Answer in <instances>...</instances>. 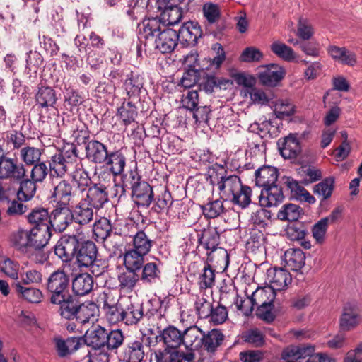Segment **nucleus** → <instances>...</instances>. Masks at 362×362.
Here are the masks:
<instances>
[{"instance_id":"obj_1","label":"nucleus","mask_w":362,"mask_h":362,"mask_svg":"<svg viewBox=\"0 0 362 362\" xmlns=\"http://www.w3.org/2000/svg\"><path fill=\"white\" fill-rule=\"evenodd\" d=\"M54 254L63 262L69 263L74 259L79 267H88L98 256V250L94 242L85 240L76 234H65L54 246Z\"/></svg>"},{"instance_id":"obj_2","label":"nucleus","mask_w":362,"mask_h":362,"mask_svg":"<svg viewBox=\"0 0 362 362\" xmlns=\"http://www.w3.org/2000/svg\"><path fill=\"white\" fill-rule=\"evenodd\" d=\"M209 182L217 187L221 198L230 199L241 209L249 206V186L243 185L238 176L216 172L209 176Z\"/></svg>"},{"instance_id":"obj_3","label":"nucleus","mask_w":362,"mask_h":362,"mask_svg":"<svg viewBox=\"0 0 362 362\" xmlns=\"http://www.w3.org/2000/svg\"><path fill=\"white\" fill-rule=\"evenodd\" d=\"M45 288L52 304L59 306V312L64 307L69 308V303L74 298L71 294L70 278L69 274L62 269L53 272L47 278Z\"/></svg>"},{"instance_id":"obj_4","label":"nucleus","mask_w":362,"mask_h":362,"mask_svg":"<svg viewBox=\"0 0 362 362\" xmlns=\"http://www.w3.org/2000/svg\"><path fill=\"white\" fill-rule=\"evenodd\" d=\"M125 228L131 229V233L124 232V235L132 238V247L125 252L124 257L144 264V257L151 251L153 241L144 230H138L134 224H127Z\"/></svg>"},{"instance_id":"obj_5","label":"nucleus","mask_w":362,"mask_h":362,"mask_svg":"<svg viewBox=\"0 0 362 362\" xmlns=\"http://www.w3.org/2000/svg\"><path fill=\"white\" fill-rule=\"evenodd\" d=\"M69 308L64 307L59 312L63 318L67 320L76 319L79 323H93L97 320L99 309L96 303L88 301L80 303L74 297L69 303Z\"/></svg>"},{"instance_id":"obj_6","label":"nucleus","mask_w":362,"mask_h":362,"mask_svg":"<svg viewBox=\"0 0 362 362\" xmlns=\"http://www.w3.org/2000/svg\"><path fill=\"white\" fill-rule=\"evenodd\" d=\"M86 175L83 178V182L78 183V188L81 191L85 190V187H88L86 192L85 199L96 211L103 209L105 204L109 202V193L107 186L102 183H92L88 176V173L83 172Z\"/></svg>"},{"instance_id":"obj_7","label":"nucleus","mask_w":362,"mask_h":362,"mask_svg":"<svg viewBox=\"0 0 362 362\" xmlns=\"http://www.w3.org/2000/svg\"><path fill=\"white\" fill-rule=\"evenodd\" d=\"M249 276L244 272L237 279V287L235 295L233 297L230 305L232 310L236 316L244 318L243 322L249 320Z\"/></svg>"},{"instance_id":"obj_8","label":"nucleus","mask_w":362,"mask_h":362,"mask_svg":"<svg viewBox=\"0 0 362 362\" xmlns=\"http://www.w3.org/2000/svg\"><path fill=\"white\" fill-rule=\"evenodd\" d=\"M285 69L277 64H269L259 66L256 69V78L259 83L267 87H276L284 79Z\"/></svg>"},{"instance_id":"obj_9","label":"nucleus","mask_w":362,"mask_h":362,"mask_svg":"<svg viewBox=\"0 0 362 362\" xmlns=\"http://www.w3.org/2000/svg\"><path fill=\"white\" fill-rule=\"evenodd\" d=\"M25 173L24 165L16 159L6 156L0 146V179L21 180L25 177Z\"/></svg>"},{"instance_id":"obj_10","label":"nucleus","mask_w":362,"mask_h":362,"mask_svg":"<svg viewBox=\"0 0 362 362\" xmlns=\"http://www.w3.org/2000/svg\"><path fill=\"white\" fill-rule=\"evenodd\" d=\"M156 7L165 25H176L182 18L184 13L173 0H156Z\"/></svg>"},{"instance_id":"obj_11","label":"nucleus","mask_w":362,"mask_h":362,"mask_svg":"<svg viewBox=\"0 0 362 362\" xmlns=\"http://www.w3.org/2000/svg\"><path fill=\"white\" fill-rule=\"evenodd\" d=\"M254 267L255 271L253 276V282L257 286L255 291L250 295V303L252 304L250 313H252L255 305L273 303L274 299V291L269 286H259L255 281L256 279L264 276V270H261L260 267L257 268V264H254Z\"/></svg>"},{"instance_id":"obj_12","label":"nucleus","mask_w":362,"mask_h":362,"mask_svg":"<svg viewBox=\"0 0 362 362\" xmlns=\"http://www.w3.org/2000/svg\"><path fill=\"white\" fill-rule=\"evenodd\" d=\"M73 222L70 206L56 204L50 214L49 229L52 233H62Z\"/></svg>"},{"instance_id":"obj_13","label":"nucleus","mask_w":362,"mask_h":362,"mask_svg":"<svg viewBox=\"0 0 362 362\" xmlns=\"http://www.w3.org/2000/svg\"><path fill=\"white\" fill-rule=\"evenodd\" d=\"M163 28H165V25L160 16L145 18L141 24L139 25V40L142 42L144 39V46H147L148 42H153Z\"/></svg>"},{"instance_id":"obj_14","label":"nucleus","mask_w":362,"mask_h":362,"mask_svg":"<svg viewBox=\"0 0 362 362\" xmlns=\"http://www.w3.org/2000/svg\"><path fill=\"white\" fill-rule=\"evenodd\" d=\"M76 195L75 186L69 180H62L54 185L52 198L56 204L70 206Z\"/></svg>"},{"instance_id":"obj_15","label":"nucleus","mask_w":362,"mask_h":362,"mask_svg":"<svg viewBox=\"0 0 362 362\" xmlns=\"http://www.w3.org/2000/svg\"><path fill=\"white\" fill-rule=\"evenodd\" d=\"M124 264L127 271L119 276V285L123 288L132 289L140 280L136 272L141 269L143 264L124 257Z\"/></svg>"},{"instance_id":"obj_16","label":"nucleus","mask_w":362,"mask_h":362,"mask_svg":"<svg viewBox=\"0 0 362 362\" xmlns=\"http://www.w3.org/2000/svg\"><path fill=\"white\" fill-rule=\"evenodd\" d=\"M177 31L178 40L183 47L194 46L202 36V30L197 22H186Z\"/></svg>"},{"instance_id":"obj_17","label":"nucleus","mask_w":362,"mask_h":362,"mask_svg":"<svg viewBox=\"0 0 362 362\" xmlns=\"http://www.w3.org/2000/svg\"><path fill=\"white\" fill-rule=\"evenodd\" d=\"M177 31L173 28H163L153 40L155 48L163 54L172 52L178 42Z\"/></svg>"},{"instance_id":"obj_18","label":"nucleus","mask_w":362,"mask_h":362,"mask_svg":"<svg viewBox=\"0 0 362 362\" xmlns=\"http://www.w3.org/2000/svg\"><path fill=\"white\" fill-rule=\"evenodd\" d=\"M361 321L358 306L352 303H346L342 310L339 319L340 329L347 332L355 329Z\"/></svg>"},{"instance_id":"obj_19","label":"nucleus","mask_w":362,"mask_h":362,"mask_svg":"<svg viewBox=\"0 0 362 362\" xmlns=\"http://www.w3.org/2000/svg\"><path fill=\"white\" fill-rule=\"evenodd\" d=\"M109 151L106 145L96 139L88 140L86 143V157L92 163L103 165Z\"/></svg>"},{"instance_id":"obj_20","label":"nucleus","mask_w":362,"mask_h":362,"mask_svg":"<svg viewBox=\"0 0 362 362\" xmlns=\"http://www.w3.org/2000/svg\"><path fill=\"white\" fill-rule=\"evenodd\" d=\"M267 279L274 291H281L291 284L292 277L288 270L283 268H270L267 269Z\"/></svg>"},{"instance_id":"obj_21","label":"nucleus","mask_w":362,"mask_h":362,"mask_svg":"<svg viewBox=\"0 0 362 362\" xmlns=\"http://www.w3.org/2000/svg\"><path fill=\"white\" fill-rule=\"evenodd\" d=\"M93 209L85 199H81L78 204L70 207L73 222L81 226L89 224L93 219Z\"/></svg>"},{"instance_id":"obj_22","label":"nucleus","mask_w":362,"mask_h":362,"mask_svg":"<svg viewBox=\"0 0 362 362\" xmlns=\"http://www.w3.org/2000/svg\"><path fill=\"white\" fill-rule=\"evenodd\" d=\"M131 197L137 206L148 208L154 197L153 187L148 182L144 181L131 191Z\"/></svg>"},{"instance_id":"obj_23","label":"nucleus","mask_w":362,"mask_h":362,"mask_svg":"<svg viewBox=\"0 0 362 362\" xmlns=\"http://www.w3.org/2000/svg\"><path fill=\"white\" fill-rule=\"evenodd\" d=\"M262 206L267 207L277 206L283 202L284 195L282 188L276 183L263 188L259 197Z\"/></svg>"},{"instance_id":"obj_24","label":"nucleus","mask_w":362,"mask_h":362,"mask_svg":"<svg viewBox=\"0 0 362 362\" xmlns=\"http://www.w3.org/2000/svg\"><path fill=\"white\" fill-rule=\"evenodd\" d=\"M277 146L280 154L286 159L296 158L301 152L300 141L293 134L279 139Z\"/></svg>"},{"instance_id":"obj_25","label":"nucleus","mask_w":362,"mask_h":362,"mask_svg":"<svg viewBox=\"0 0 362 362\" xmlns=\"http://www.w3.org/2000/svg\"><path fill=\"white\" fill-rule=\"evenodd\" d=\"M123 323L127 325H136L144 320V313L142 304L132 303L129 298L124 299Z\"/></svg>"},{"instance_id":"obj_26","label":"nucleus","mask_w":362,"mask_h":362,"mask_svg":"<svg viewBox=\"0 0 362 362\" xmlns=\"http://www.w3.org/2000/svg\"><path fill=\"white\" fill-rule=\"evenodd\" d=\"M144 83V79L142 76L131 71L123 82V88L129 98L139 100L141 93L146 91Z\"/></svg>"},{"instance_id":"obj_27","label":"nucleus","mask_w":362,"mask_h":362,"mask_svg":"<svg viewBox=\"0 0 362 362\" xmlns=\"http://www.w3.org/2000/svg\"><path fill=\"white\" fill-rule=\"evenodd\" d=\"M127 163V158L122 149H115L110 151L105 163L107 169L112 174L114 177L119 176L124 173Z\"/></svg>"},{"instance_id":"obj_28","label":"nucleus","mask_w":362,"mask_h":362,"mask_svg":"<svg viewBox=\"0 0 362 362\" xmlns=\"http://www.w3.org/2000/svg\"><path fill=\"white\" fill-rule=\"evenodd\" d=\"M47 162L49 168V176L52 178L64 177L71 168L69 161L57 151L48 157Z\"/></svg>"},{"instance_id":"obj_29","label":"nucleus","mask_w":362,"mask_h":362,"mask_svg":"<svg viewBox=\"0 0 362 362\" xmlns=\"http://www.w3.org/2000/svg\"><path fill=\"white\" fill-rule=\"evenodd\" d=\"M277 179L278 170L272 166L258 167L255 173V185L262 189L276 183Z\"/></svg>"},{"instance_id":"obj_30","label":"nucleus","mask_w":362,"mask_h":362,"mask_svg":"<svg viewBox=\"0 0 362 362\" xmlns=\"http://www.w3.org/2000/svg\"><path fill=\"white\" fill-rule=\"evenodd\" d=\"M35 100L39 108L54 107L57 101L56 90L50 86H39L35 94Z\"/></svg>"},{"instance_id":"obj_31","label":"nucleus","mask_w":362,"mask_h":362,"mask_svg":"<svg viewBox=\"0 0 362 362\" xmlns=\"http://www.w3.org/2000/svg\"><path fill=\"white\" fill-rule=\"evenodd\" d=\"M107 329L96 325L88 329L85 334V343L95 349L105 347Z\"/></svg>"},{"instance_id":"obj_32","label":"nucleus","mask_w":362,"mask_h":362,"mask_svg":"<svg viewBox=\"0 0 362 362\" xmlns=\"http://www.w3.org/2000/svg\"><path fill=\"white\" fill-rule=\"evenodd\" d=\"M168 349H177L183 343V332L173 325H168L157 335Z\"/></svg>"},{"instance_id":"obj_33","label":"nucleus","mask_w":362,"mask_h":362,"mask_svg":"<svg viewBox=\"0 0 362 362\" xmlns=\"http://www.w3.org/2000/svg\"><path fill=\"white\" fill-rule=\"evenodd\" d=\"M315 352V346L310 344L291 346L285 349L281 354L283 360L296 362L298 360L310 357Z\"/></svg>"},{"instance_id":"obj_34","label":"nucleus","mask_w":362,"mask_h":362,"mask_svg":"<svg viewBox=\"0 0 362 362\" xmlns=\"http://www.w3.org/2000/svg\"><path fill=\"white\" fill-rule=\"evenodd\" d=\"M28 234L29 248H45L52 236L49 227L33 228Z\"/></svg>"},{"instance_id":"obj_35","label":"nucleus","mask_w":362,"mask_h":362,"mask_svg":"<svg viewBox=\"0 0 362 362\" xmlns=\"http://www.w3.org/2000/svg\"><path fill=\"white\" fill-rule=\"evenodd\" d=\"M144 356L143 340L140 339L129 341L123 351L124 361L127 362H141Z\"/></svg>"},{"instance_id":"obj_36","label":"nucleus","mask_w":362,"mask_h":362,"mask_svg":"<svg viewBox=\"0 0 362 362\" xmlns=\"http://www.w3.org/2000/svg\"><path fill=\"white\" fill-rule=\"evenodd\" d=\"M204 339V332L197 326H192L183 332V344L190 350L202 349V340Z\"/></svg>"},{"instance_id":"obj_37","label":"nucleus","mask_w":362,"mask_h":362,"mask_svg":"<svg viewBox=\"0 0 362 362\" xmlns=\"http://www.w3.org/2000/svg\"><path fill=\"white\" fill-rule=\"evenodd\" d=\"M121 175V188L122 193L118 200L120 201L122 197H125L127 190H132L140 183L144 182L141 175L139 173L136 168L128 170L127 173H122Z\"/></svg>"},{"instance_id":"obj_38","label":"nucleus","mask_w":362,"mask_h":362,"mask_svg":"<svg viewBox=\"0 0 362 362\" xmlns=\"http://www.w3.org/2000/svg\"><path fill=\"white\" fill-rule=\"evenodd\" d=\"M199 243L209 251L207 255L208 259H210L211 253L218 249V246L220 243L219 233L216 230V228H214L205 229L199 238Z\"/></svg>"},{"instance_id":"obj_39","label":"nucleus","mask_w":362,"mask_h":362,"mask_svg":"<svg viewBox=\"0 0 362 362\" xmlns=\"http://www.w3.org/2000/svg\"><path fill=\"white\" fill-rule=\"evenodd\" d=\"M12 286L18 298H23L29 303H38L41 302L43 298V294L40 289L34 287H26L21 285V282H18V281L13 282Z\"/></svg>"},{"instance_id":"obj_40","label":"nucleus","mask_w":362,"mask_h":362,"mask_svg":"<svg viewBox=\"0 0 362 362\" xmlns=\"http://www.w3.org/2000/svg\"><path fill=\"white\" fill-rule=\"evenodd\" d=\"M327 51L333 59L343 64L354 66L357 63L356 54L345 47L333 45L329 46Z\"/></svg>"},{"instance_id":"obj_41","label":"nucleus","mask_w":362,"mask_h":362,"mask_svg":"<svg viewBox=\"0 0 362 362\" xmlns=\"http://www.w3.org/2000/svg\"><path fill=\"white\" fill-rule=\"evenodd\" d=\"M284 260L289 269L298 272L305 265V255L300 249L291 248L285 252Z\"/></svg>"},{"instance_id":"obj_42","label":"nucleus","mask_w":362,"mask_h":362,"mask_svg":"<svg viewBox=\"0 0 362 362\" xmlns=\"http://www.w3.org/2000/svg\"><path fill=\"white\" fill-rule=\"evenodd\" d=\"M148 309L144 313V320H149L153 317L165 315L168 308V300L165 298H153L147 302Z\"/></svg>"},{"instance_id":"obj_43","label":"nucleus","mask_w":362,"mask_h":362,"mask_svg":"<svg viewBox=\"0 0 362 362\" xmlns=\"http://www.w3.org/2000/svg\"><path fill=\"white\" fill-rule=\"evenodd\" d=\"M139 279L144 284L151 285L160 281L161 271L156 262L143 264Z\"/></svg>"},{"instance_id":"obj_44","label":"nucleus","mask_w":362,"mask_h":362,"mask_svg":"<svg viewBox=\"0 0 362 362\" xmlns=\"http://www.w3.org/2000/svg\"><path fill=\"white\" fill-rule=\"evenodd\" d=\"M93 287V279L87 274H81L72 281V291L77 296H85L89 293Z\"/></svg>"},{"instance_id":"obj_45","label":"nucleus","mask_w":362,"mask_h":362,"mask_svg":"<svg viewBox=\"0 0 362 362\" xmlns=\"http://www.w3.org/2000/svg\"><path fill=\"white\" fill-rule=\"evenodd\" d=\"M27 218L30 224L34 225L33 228L49 227L50 214L43 207L33 209Z\"/></svg>"},{"instance_id":"obj_46","label":"nucleus","mask_w":362,"mask_h":362,"mask_svg":"<svg viewBox=\"0 0 362 362\" xmlns=\"http://www.w3.org/2000/svg\"><path fill=\"white\" fill-rule=\"evenodd\" d=\"M64 105L66 110L73 112L84 102L82 93L72 87H66L64 92Z\"/></svg>"},{"instance_id":"obj_47","label":"nucleus","mask_w":362,"mask_h":362,"mask_svg":"<svg viewBox=\"0 0 362 362\" xmlns=\"http://www.w3.org/2000/svg\"><path fill=\"white\" fill-rule=\"evenodd\" d=\"M93 237L97 242H104L110 237L112 226L107 218L103 217L96 221L93 227Z\"/></svg>"},{"instance_id":"obj_48","label":"nucleus","mask_w":362,"mask_h":362,"mask_svg":"<svg viewBox=\"0 0 362 362\" xmlns=\"http://www.w3.org/2000/svg\"><path fill=\"white\" fill-rule=\"evenodd\" d=\"M303 214V209L294 204H284L277 214V218L281 221H288L290 223L297 222Z\"/></svg>"},{"instance_id":"obj_49","label":"nucleus","mask_w":362,"mask_h":362,"mask_svg":"<svg viewBox=\"0 0 362 362\" xmlns=\"http://www.w3.org/2000/svg\"><path fill=\"white\" fill-rule=\"evenodd\" d=\"M269 106L274 110L276 117L284 118L294 113V106L288 99H276L272 98Z\"/></svg>"},{"instance_id":"obj_50","label":"nucleus","mask_w":362,"mask_h":362,"mask_svg":"<svg viewBox=\"0 0 362 362\" xmlns=\"http://www.w3.org/2000/svg\"><path fill=\"white\" fill-rule=\"evenodd\" d=\"M223 340V334L218 329H212L207 334L204 333V339L202 340V348L208 352H214Z\"/></svg>"},{"instance_id":"obj_51","label":"nucleus","mask_w":362,"mask_h":362,"mask_svg":"<svg viewBox=\"0 0 362 362\" xmlns=\"http://www.w3.org/2000/svg\"><path fill=\"white\" fill-rule=\"evenodd\" d=\"M20 187L16 192L17 198L20 201H29L36 192V182L33 179H22L19 180Z\"/></svg>"},{"instance_id":"obj_52","label":"nucleus","mask_w":362,"mask_h":362,"mask_svg":"<svg viewBox=\"0 0 362 362\" xmlns=\"http://www.w3.org/2000/svg\"><path fill=\"white\" fill-rule=\"evenodd\" d=\"M262 206L261 204L259 206L257 204H253L250 207V210H252L250 222H252L255 226L263 228L267 224L266 221L271 218V211Z\"/></svg>"},{"instance_id":"obj_53","label":"nucleus","mask_w":362,"mask_h":362,"mask_svg":"<svg viewBox=\"0 0 362 362\" xmlns=\"http://www.w3.org/2000/svg\"><path fill=\"white\" fill-rule=\"evenodd\" d=\"M215 283V269L207 262L204 264L197 280L201 290L211 288Z\"/></svg>"},{"instance_id":"obj_54","label":"nucleus","mask_w":362,"mask_h":362,"mask_svg":"<svg viewBox=\"0 0 362 362\" xmlns=\"http://www.w3.org/2000/svg\"><path fill=\"white\" fill-rule=\"evenodd\" d=\"M334 187V178L327 177L314 186L313 192L320 197L322 200H326L332 196Z\"/></svg>"},{"instance_id":"obj_55","label":"nucleus","mask_w":362,"mask_h":362,"mask_svg":"<svg viewBox=\"0 0 362 362\" xmlns=\"http://www.w3.org/2000/svg\"><path fill=\"white\" fill-rule=\"evenodd\" d=\"M123 305L124 299L119 300L115 305L105 307V316L110 323L116 324L119 322H123Z\"/></svg>"},{"instance_id":"obj_56","label":"nucleus","mask_w":362,"mask_h":362,"mask_svg":"<svg viewBox=\"0 0 362 362\" xmlns=\"http://www.w3.org/2000/svg\"><path fill=\"white\" fill-rule=\"evenodd\" d=\"M173 203L171 193L167 188L158 194L155 199V204L152 209L156 213L168 211Z\"/></svg>"},{"instance_id":"obj_57","label":"nucleus","mask_w":362,"mask_h":362,"mask_svg":"<svg viewBox=\"0 0 362 362\" xmlns=\"http://www.w3.org/2000/svg\"><path fill=\"white\" fill-rule=\"evenodd\" d=\"M118 115L124 124L127 126L135 122L137 117V108L132 102L124 103L118 109Z\"/></svg>"},{"instance_id":"obj_58","label":"nucleus","mask_w":362,"mask_h":362,"mask_svg":"<svg viewBox=\"0 0 362 362\" xmlns=\"http://www.w3.org/2000/svg\"><path fill=\"white\" fill-rule=\"evenodd\" d=\"M23 201H20L16 196L15 192L10 193L9 202H5L4 203L8 204V209L6 213L9 216H21L25 214L28 207L27 205L23 203Z\"/></svg>"},{"instance_id":"obj_59","label":"nucleus","mask_w":362,"mask_h":362,"mask_svg":"<svg viewBox=\"0 0 362 362\" xmlns=\"http://www.w3.org/2000/svg\"><path fill=\"white\" fill-rule=\"evenodd\" d=\"M11 244L21 251H27L29 248L28 230L19 229L13 232L10 238Z\"/></svg>"},{"instance_id":"obj_60","label":"nucleus","mask_w":362,"mask_h":362,"mask_svg":"<svg viewBox=\"0 0 362 362\" xmlns=\"http://www.w3.org/2000/svg\"><path fill=\"white\" fill-rule=\"evenodd\" d=\"M307 233L306 226L298 221L289 223L286 229V235L291 240H302Z\"/></svg>"},{"instance_id":"obj_61","label":"nucleus","mask_w":362,"mask_h":362,"mask_svg":"<svg viewBox=\"0 0 362 362\" xmlns=\"http://www.w3.org/2000/svg\"><path fill=\"white\" fill-rule=\"evenodd\" d=\"M124 340V335L121 329L107 330L105 348L108 351L117 350L122 346Z\"/></svg>"},{"instance_id":"obj_62","label":"nucleus","mask_w":362,"mask_h":362,"mask_svg":"<svg viewBox=\"0 0 362 362\" xmlns=\"http://www.w3.org/2000/svg\"><path fill=\"white\" fill-rule=\"evenodd\" d=\"M272 52L279 58L291 62L295 58L293 50L280 41H274L270 46Z\"/></svg>"},{"instance_id":"obj_63","label":"nucleus","mask_w":362,"mask_h":362,"mask_svg":"<svg viewBox=\"0 0 362 362\" xmlns=\"http://www.w3.org/2000/svg\"><path fill=\"white\" fill-rule=\"evenodd\" d=\"M41 150L35 147H23L21 149V160L28 165H33L38 163L41 157Z\"/></svg>"},{"instance_id":"obj_64","label":"nucleus","mask_w":362,"mask_h":362,"mask_svg":"<svg viewBox=\"0 0 362 362\" xmlns=\"http://www.w3.org/2000/svg\"><path fill=\"white\" fill-rule=\"evenodd\" d=\"M204 294L199 295L195 301V309L199 318H209L213 305Z\"/></svg>"}]
</instances>
